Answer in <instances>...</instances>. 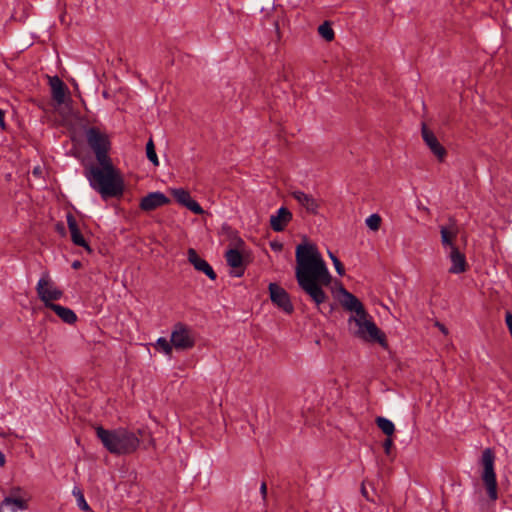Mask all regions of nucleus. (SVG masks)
<instances>
[{"label":"nucleus","instance_id":"f257e3e1","mask_svg":"<svg viewBox=\"0 0 512 512\" xmlns=\"http://www.w3.org/2000/svg\"><path fill=\"white\" fill-rule=\"evenodd\" d=\"M85 134L86 141L101 166L91 167L86 174L90 186L98 191L103 199L122 196L124 180L108 155L111 148L108 135L97 127H89Z\"/></svg>","mask_w":512,"mask_h":512},{"label":"nucleus","instance_id":"f03ea898","mask_svg":"<svg viewBox=\"0 0 512 512\" xmlns=\"http://www.w3.org/2000/svg\"><path fill=\"white\" fill-rule=\"evenodd\" d=\"M295 277L299 287L320 307L328 300L323 286L331 283L332 276L317 246L311 243L297 245L295 251Z\"/></svg>","mask_w":512,"mask_h":512},{"label":"nucleus","instance_id":"7ed1b4c3","mask_svg":"<svg viewBox=\"0 0 512 512\" xmlns=\"http://www.w3.org/2000/svg\"><path fill=\"white\" fill-rule=\"evenodd\" d=\"M97 438L104 448L114 455H130L140 446L139 436L143 434L141 429L137 433L126 428L105 429L102 426L95 427Z\"/></svg>","mask_w":512,"mask_h":512},{"label":"nucleus","instance_id":"20e7f679","mask_svg":"<svg viewBox=\"0 0 512 512\" xmlns=\"http://www.w3.org/2000/svg\"><path fill=\"white\" fill-rule=\"evenodd\" d=\"M480 463L483 467L481 479L487 490L488 497L491 501H496L498 498V493L496 473L494 469L495 454L491 448H486L482 452Z\"/></svg>","mask_w":512,"mask_h":512},{"label":"nucleus","instance_id":"39448f33","mask_svg":"<svg viewBox=\"0 0 512 512\" xmlns=\"http://www.w3.org/2000/svg\"><path fill=\"white\" fill-rule=\"evenodd\" d=\"M367 317L368 316H364L363 318L350 317L349 321H354L358 326L356 336L368 342H377L382 347L386 348L388 346L386 335L372 320L367 319Z\"/></svg>","mask_w":512,"mask_h":512},{"label":"nucleus","instance_id":"423d86ee","mask_svg":"<svg viewBox=\"0 0 512 512\" xmlns=\"http://www.w3.org/2000/svg\"><path fill=\"white\" fill-rule=\"evenodd\" d=\"M36 291L39 299L44 303L46 308H49L50 305H54L55 303H53V301H57L63 296V292L55 286L47 272L39 279Z\"/></svg>","mask_w":512,"mask_h":512},{"label":"nucleus","instance_id":"0eeeda50","mask_svg":"<svg viewBox=\"0 0 512 512\" xmlns=\"http://www.w3.org/2000/svg\"><path fill=\"white\" fill-rule=\"evenodd\" d=\"M171 343L178 350L191 349L195 345L191 329L181 322L176 323L171 333Z\"/></svg>","mask_w":512,"mask_h":512},{"label":"nucleus","instance_id":"6e6552de","mask_svg":"<svg viewBox=\"0 0 512 512\" xmlns=\"http://www.w3.org/2000/svg\"><path fill=\"white\" fill-rule=\"evenodd\" d=\"M270 299L273 304L282 309L285 313L291 314L294 311L293 304L287 291L277 283H270L268 286Z\"/></svg>","mask_w":512,"mask_h":512},{"label":"nucleus","instance_id":"1a4fd4ad","mask_svg":"<svg viewBox=\"0 0 512 512\" xmlns=\"http://www.w3.org/2000/svg\"><path fill=\"white\" fill-rule=\"evenodd\" d=\"M421 133L425 144L429 147L437 159L442 162L447 155L445 147L438 141L433 131L428 129L425 123L422 124Z\"/></svg>","mask_w":512,"mask_h":512},{"label":"nucleus","instance_id":"9d476101","mask_svg":"<svg viewBox=\"0 0 512 512\" xmlns=\"http://www.w3.org/2000/svg\"><path fill=\"white\" fill-rule=\"evenodd\" d=\"M170 199L162 192L156 191L147 194L140 200L139 207L142 211L151 212L159 207L169 204Z\"/></svg>","mask_w":512,"mask_h":512},{"label":"nucleus","instance_id":"9b49d317","mask_svg":"<svg viewBox=\"0 0 512 512\" xmlns=\"http://www.w3.org/2000/svg\"><path fill=\"white\" fill-rule=\"evenodd\" d=\"M340 292L343 295L341 304L344 309L355 312V317L363 318L364 316H368L363 304L355 295L347 291L343 286L340 287Z\"/></svg>","mask_w":512,"mask_h":512},{"label":"nucleus","instance_id":"f8f14e48","mask_svg":"<svg viewBox=\"0 0 512 512\" xmlns=\"http://www.w3.org/2000/svg\"><path fill=\"white\" fill-rule=\"evenodd\" d=\"M188 261L193 267L204 273L210 280H216L217 274L211 267V265L203 258H201L194 248H189L187 251Z\"/></svg>","mask_w":512,"mask_h":512},{"label":"nucleus","instance_id":"ddd939ff","mask_svg":"<svg viewBox=\"0 0 512 512\" xmlns=\"http://www.w3.org/2000/svg\"><path fill=\"white\" fill-rule=\"evenodd\" d=\"M66 220H67L68 229L71 234V241L73 242V244L76 246L83 247L88 253L91 254L93 252V250L90 247V245L88 244V242L86 241V239L84 238V236L82 235L80 228L78 226L77 220L74 217V215L72 213H68L66 215Z\"/></svg>","mask_w":512,"mask_h":512},{"label":"nucleus","instance_id":"4468645a","mask_svg":"<svg viewBox=\"0 0 512 512\" xmlns=\"http://www.w3.org/2000/svg\"><path fill=\"white\" fill-rule=\"evenodd\" d=\"M172 195L180 205L186 207L193 213L197 215H202L204 213V209L191 197L189 191L183 188L173 189Z\"/></svg>","mask_w":512,"mask_h":512},{"label":"nucleus","instance_id":"2eb2a0df","mask_svg":"<svg viewBox=\"0 0 512 512\" xmlns=\"http://www.w3.org/2000/svg\"><path fill=\"white\" fill-rule=\"evenodd\" d=\"M291 220V211L286 207H280L275 215H271L270 226L275 232H281Z\"/></svg>","mask_w":512,"mask_h":512},{"label":"nucleus","instance_id":"dca6fc26","mask_svg":"<svg viewBox=\"0 0 512 512\" xmlns=\"http://www.w3.org/2000/svg\"><path fill=\"white\" fill-rule=\"evenodd\" d=\"M450 261L452 263L449 272L453 274H460L467 270L468 264L464 253L460 252L458 247H452L449 254Z\"/></svg>","mask_w":512,"mask_h":512},{"label":"nucleus","instance_id":"f3484780","mask_svg":"<svg viewBox=\"0 0 512 512\" xmlns=\"http://www.w3.org/2000/svg\"><path fill=\"white\" fill-rule=\"evenodd\" d=\"M292 197L301 205L303 206L306 211L310 214H317L319 203L318 201L310 194H306L303 191H293Z\"/></svg>","mask_w":512,"mask_h":512},{"label":"nucleus","instance_id":"a211bd4d","mask_svg":"<svg viewBox=\"0 0 512 512\" xmlns=\"http://www.w3.org/2000/svg\"><path fill=\"white\" fill-rule=\"evenodd\" d=\"M49 85L51 87L52 98L57 104H63L65 101L68 88L66 84L58 77H49Z\"/></svg>","mask_w":512,"mask_h":512},{"label":"nucleus","instance_id":"6ab92c4d","mask_svg":"<svg viewBox=\"0 0 512 512\" xmlns=\"http://www.w3.org/2000/svg\"><path fill=\"white\" fill-rule=\"evenodd\" d=\"M225 258L227 264L235 269L233 275L236 277H241L244 274V267L243 256L240 251L237 249H229L225 254Z\"/></svg>","mask_w":512,"mask_h":512},{"label":"nucleus","instance_id":"aec40b11","mask_svg":"<svg viewBox=\"0 0 512 512\" xmlns=\"http://www.w3.org/2000/svg\"><path fill=\"white\" fill-rule=\"evenodd\" d=\"M452 224L448 227L442 226L440 229L441 234V242L443 246H449L450 251L452 250V247H457L453 240L456 238L458 229L456 227L455 221L451 220Z\"/></svg>","mask_w":512,"mask_h":512},{"label":"nucleus","instance_id":"412c9836","mask_svg":"<svg viewBox=\"0 0 512 512\" xmlns=\"http://www.w3.org/2000/svg\"><path fill=\"white\" fill-rule=\"evenodd\" d=\"M49 309L54 311L61 320L67 324H74L77 321V315L75 312L59 304L50 305Z\"/></svg>","mask_w":512,"mask_h":512},{"label":"nucleus","instance_id":"4be33fe9","mask_svg":"<svg viewBox=\"0 0 512 512\" xmlns=\"http://www.w3.org/2000/svg\"><path fill=\"white\" fill-rule=\"evenodd\" d=\"M3 505L10 507L12 512L24 511L28 509V500L20 496L9 495L3 499Z\"/></svg>","mask_w":512,"mask_h":512},{"label":"nucleus","instance_id":"5701e85b","mask_svg":"<svg viewBox=\"0 0 512 512\" xmlns=\"http://www.w3.org/2000/svg\"><path fill=\"white\" fill-rule=\"evenodd\" d=\"M375 422L386 436H392L394 434L395 425L389 419L379 416L376 418Z\"/></svg>","mask_w":512,"mask_h":512},{"label":"nucleus","instance_id":"b1692460","mask_svg":"<svg viewBox=\"0 0 512 512\" xmlns=\"http://www.w3.org/2000/svg\"><path fill=\"white\" fill-rule=\"evenodd\" d=\"M146 156L154 166L159 165V160L156 154L155 145L152 138H150L146 144Z\"/></svg>","mask_w":512,"mask_h":512},{"label":"nucleus","instance_id":"393cba45","mask_svg":"<svg viewBox=\"0 0 512 512\" xmlns=\"http://www.w3.org/2000/svg\"><path fill=\"white\" fill-rule=\"evenodd\" d=\"M73 495L75 496L76 498V501H77V505L78 507L82 510V511H90V506L88 505V503L86 502L85 498H84V494L82 492V490L78 487H74L73 489Z\"/></svg>","mask_w":512,"mask_h":512},{"label":"nucleus","instance_id":"a878e982","mask_svg":"<svg viewBox=\"0 0 512 512\" xmlns=\"http://www.w3.org/2000/svg\"><path fill=\"white\" fill-rule=\"evenodd\" d=\"M318 33L326 41H332L334 39V31L328 22H324L318 27Z\"/></svg>","mask_w":512,"mask_h":512},{"label":"nucleus","instance_id":"bb28decb","mask_svg":"<svg viewBox=\"0 0 512 512\" xmlns=\"http://www.w3.org/2000/svg\"><path fill=\"white\" fill-rule=\"evenodd\" d=\"M172 343H171V340L168 341L166 338L164 337H160L157 341H156V348L159 349V350H162L165 354L167 355H170L171 352H172Z\"/></svg>","mask_w":512,"mask_h":512},{"label":"nucleus","instance_id":"cd10ccee","mask_svg":"<svg viewBox=\"0 0 512 512\" xmlns=\"http://www.w3.org/2000/svg\"><path fill=\"white\" fill-rule=\"evenodd\" d=\"M381 217L378 214H372L366 219V225L373 231H377L381 225Z\"/></svg>","mask_w":512,"mask_h":512},{"label":"nucleus","instance_id":"c85d7f7f","mask_svg":"<svg viewBox=\"0 0 512 512\" xmlns=\"http://www.w3.org/2000/svg\"><path fill=\"white\" fill-rule=\"evenodd\" d=\"M328 253H329L330 259L332 260V262L334 264L336 272L340 276H343L345 274V269H344L342 262L332 252L329 251Z\"/></svg>","mask_w":512,"mask_h":512},{"label":"nucleus","instance_id":"c756f323","mask_svg":"<svg viewBox=\"0 0 512 512\" xmlns=\"http://www.w3.org/2000/svg\"><path fill=\"white\" fill-rule=\"evenodd\" d=\"M393 446V440L391 436H387V438L383 442V448L386 455H390L391 448Z\"/></svg>","mask_w":512,"mask_h":512},{"label":"nucleus","instance_id":"7c9ffc66","mask_svg":"<svg viewBox=\"0 0 512 512\" xmlns=\"http://www.w3.org/2000/svg\"><path fill=\"white\" fill-rule=\"evenodd\" d=\"M260 493H261L263 501L266 502V500H267V484H266V482H262V484L260 486Z\"/></svg>","mask_w":512,"mask_h":512},{"label":"nucleus","instance_id":"2f4dec72","mask_svg":"<svg viewBox=\"0 0 512 512\" xmlns=\"http://www.w3.org/2000/svg\"><path fill=\"white\" fill-rule=\"evenodd\" d=\"M5 113L2 109H0V127L2 130L6 129V123H5Z\"/></svg>","mask_w":512,"mask_h":512},{"label":"nucleus","instance_id":"473e14b6","mask_svg":"<svg viewBox=\"0 0 512 512\" xmlns=\"http://www.w3.org/2000/svg\"><path fill=\"white\" fill-rule=\"evenodd\" d=\"M22 492V488L19 486L12 487L10 490V495L13 496H19V494Z\"/></svg>","mask_w":512,"mask_h":512},{"label":"nucleus","instance_id":"72a5a7b5","mask_svg":"<svg viewBox=\"0 0 512 512\" xmlns=\"http://www.w3.org/2000/svg\"><path fill=\"white\" fill-rule=\"evenodd\" d=\"M56 230H57L61 235H64V234H65V227H64L63 223H57V224H56Z\"/></svg>","mask_w":512,"mask_h":512},{"label":"nucleus","instance_id":"f704fd0d","mask_svg":"<svg viewBox=\"0 0 512 512\" xmlns=\"http://www.w3.org/2000/svg\"><path fill=\"white\" fill-rule=\"evenodd\" d=\"M270 246L273 250L277 251V250H281L282 249V244L281 243H278V242H271L270 243Z\"/></svg>","mask_w":512,"mask_h":512},{"label":"nucleus","instance_id":"c9c22d12","mask_svg":"<svg viewBox=\"0 0 512 512\" xmlns=\"http://www.w3.org/2000/svg\"><path fill=\"white\" fill-rule=\"evenodd\" d=\"M80 267H81V262H80V261L76 260V261H74V262L72 263V268H74V269H78V268H80Z\"/></svg>","mask_w":512,"mask_h":512},{"label":"nucleus","instance_id":"e433bc0d","mask_svg":"<svg viewBox=\"0 0 512 512\" xmlns=\"http://www.w3.org/2000/svg\"><path fill=\"white\" fill-rule=\"evenodd\" d=\"M5 464V456L2 452H0V466H4Z\"/></svg>","mask_w":512,"mask_h":512},{"label":"nucleus","instance_id":"4c0bfd02","mask_svg":"<svg viewBox=\"0 0 512 512\" xmlns=\"http://www.w3.org/2000/svg\"><path fill=\"white\" fill-rule=\"evenodd\" d=\"M361 492H362V494H363V496H364V497H366L367 499H369V498H368V496H367V491H366V489H365L364 483L362 484Z\"/></svg>","mask_w":512,"mask_h":512},{"label":"nucleus","instance_id":"58836bf2","mask_svg":"<svg viewBox=\"0 0 512 512\" xmlns=\"http://www.w3.org/2000/svg\"><path fill=\"white\" fill-rule=\"evenodd\" d=\"M437 325L440 327V329H441V331H442V332H444V333H446V332H447V331H446V328H445V326H444L443 324H439V323H437Z\"/></svg>","mask_w":512,"mask_h":512},{"label":"nucleus","instance_id":"ea45409f","mask_svg":"<svg viewBox=\"0 0 512 512\" xmlns=\"http://www.w3.org/2000/svg\"><path fill=\"white\" fill-rule=\"evenodd\" d=\"M8 507L7 505H3V501L0 503V512H3V508Z\"/></svg>","mask_w":512,"mask_h":512},{"label":"nucleus","instance_id":"a19ab883","mask_svg":"<svg viewBox=\"0 0 512 512\" xmlns=\"http://www.w3.org/2000/svg\"><path fill=\"white\" fill-rule=\"evenodd\" d=\"M274 25H275L276 30H279V26H278V22L277 21L274 22Z\"/></svg>","mask_w":512,"mask_h":512},{"label":"nucleus","instance_id":"79ce46f5","mask_svg":"<svg viewBox=\"0 0 512 512\" xmlns=\"http://www.w3.org/2000/svg\"><path fill=\"white\" fill-rule=\"evenodd\" d=\"M33 172L34 174L39 173V168H35Z\"/></svg>","mask_w":512,"mask_h":512}]
</instances>
